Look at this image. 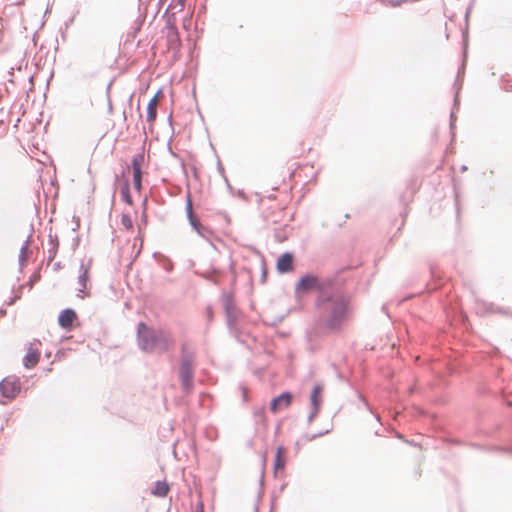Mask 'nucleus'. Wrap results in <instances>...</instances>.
<instances>
[{
  "instance_id": "20",
  "label": "nucleus",
  "mask_w": 512,
  "mask_h": 512,
  "mask_svg": "<svg viewBox=\"0 0 512 512\" xmlns=\"http://www.w3.org/2000/svg\"><path fill=\"white\" fill-rule=\"evenodd\" d=\"M121 224L127 229L130 230L133 228V221L128 214H123L121 217Z\"/></svg>"
},
{
  "instance_id": "19",
  "label": "nucleus",
  "mask_w": 512,
  "mask_h": 512,
  "mask_svg": "<svg viewBox=\"0 0 512 512\" xmlns=\"http://www.w3.org/2000/svg\"><path fill=\"white\" fill-rule=\"evenodd\" d=\"M145 163V156L143 153L137 154L132 158L131 165L132 169L142 168Z\"/></svg>"
},
{
  "instance_id": "8",
  "label": "nucleus",
  "mask_w": 512,
  "mask_h": 512,
  "mask_svg": "<svg viewBox=\"0 0 512 512\" xmlns=\"http://www.w3.org/2000/svg\"><path fill=\"white\" fill-rule=\"evenodd\" d=\"M76 312L72 309L63 310L58 318L59 325L67 330H70L73 326V322L76 320Z\"/></svg>"
},
{
  "instance_id": "17",
  "label": "nucleus",
  "mask_w": 512,
  "mask_h": 512,
  "mask_svg": "<svg viewBox=\"0 0 512 512\" xmlns=\"http://www.w3.org/2000/svg\"><path fill=\"white\" fill-rule=\"evenodd\" d=\"M121 198L129 206L133 205V199L131 197L129 186L127 183H125L124 186L121 188Z\"/></svg>"
},
{
  "instance_id": "10",
  "label": "nucleus",
  "mask_w": 512,
  "mask_h": 512,
  "mask_svg": "<svg viewBox=\"0 0 512 512\" xmlns=\"http://www.w3.org/2000/svg\"><path fill=\"white\" fill-rule=\"evenodd\" d=\"M293 268V257L289 253L283 254L277 262V269L281 273L289 272Z\"/></svg>"
},
{
  "instance_id": "9",
  "label": "nucleus",
  "mask_w": 512,
  "mask_h": 512,
  "mask_svg": "<svg viewBox=\"0 0 512 512\" xmlns=\"http://www.w3.org/2000/svg\"><path fill=\"white\" fill-rule=\"evenodd\" d=\"M286 450L283 447L276 449V455L274 460V472L276 475L283 474L286 465Z\"/></svg>"
},
{
  "instance_id": "21",
  "label": "nucleus",
  "mask_w": 512,
  "mask_h": 512,
  "mask_svg": "<svg viewBox=\"0 0 512 512\" xmlns=\"http://www.w3.org/2000/svg\"><path fill=\"white\" fill-rule=\"evenodd\" d=\"M177 1V4L179 5L180 7V10H183L184 7H185V2L186 0H176Z\"/></svg>"
},
{
  "instance_id": "6",
  "label": "nucleus",
  "mask_w": 512,
  "mask_h": 512,
  "mask_svg": "<svg viewBox=\"0 0 512 512\" xmlns=\"http://www.w3.org/2000/svg\"><path fill=\"white\" fill-rule=\"evenodd\" d=\"M162 98V92L158 91L153 98L149 101L147 106L146 121L153 124L157 117V108Z\"/></svg>"
},
{
  "instance_id": "18",
  "label": "nucleus",
  "mask_w": 512,
  "mask_h": 512,
  "mask_svg": "<svg viewBox=\"0 0 512 512\" xmlns=\"http://www.w3.org/2000/svg\"><path fill=\"white\" fill-rule=\"evenodd\" d=\"M145 163V156L143 153L137 154L132 158L131 165L132 169L142 168Z\"/></svg>"
},
{
  "instance_id": "1",
  "label": "nucleus",
  "mask_w": 512,
  "mask_h": 512,
  "mask_svg": "<svg viewBox=\"0 0 512 512\" xmlns=\"http://www.w3.org/2000/svg\"><path fill=\"white\" fill-rule=\"evenodd\" d=\"M348 304V300L343 296L319 300L317 303L319 319L315 324L314 333L324 334L340 328L346 319Z\"/></svg>"
},
{
  "instance_id": "11",
  "label": "nucleus",
  "mask_w": 512,
  "mask_h": 512,
  "mask_svg": "<svg viewBox=\"0 0 512 512\" xmlns=\"http://www.w3.org/2000/svg\"><path fill=\"white\" fill-rule=\"evenodd\" d=\"M182 352L183 354L186 353V345L182 346ZM191 364H192V356L190 355H184L183 362H182V368H181V374L183 380L186 382L191 377Z\"/></svg>"
},
{
  "instance_id": "15",
  "label": "nucleus",
  "mask_w": 512,
  "mask_h": 512,
  "mask_svg": "<svg viewBox=\"0 0 512 512\" xmlns=\"http://www.w3.org/2000/svg\"><path fill=\"white\" fill-rule=\"evenodd\" d=\"M133 170V186L136 191L140 192L142 188V168H134Z\"/></svg>"
},
{
  "instance_id": "3",
  "label": "nucleus",
  "mask_w": 512,
  "mask_h": 512,
  "mask_svg": "<svg viewBox=\"0 0 512 512\" xmlns=\"http://www.w3.org/2000/svg\"><path fill=\"white\" fill-rule=\"evenodd\" d=\"M21 391L20 379L16 376H8L0 382V392L3 397L13 399Z\"/></svg>"
},
{
  "instance_id": "14",
  "label": "nucleus",
  "mask_w": 512,
  "mask_h": 512,
  "mask_svg": "<svg viewBox=\"0 0 512 512\" xmlns=\"http://www.w3.org/2000/svg\"><path fill=\"white\" fill-rule=\"evenodd\" d=\"M187 214H188V218H189V221H190V224L192 225V227L197 231V233L202 235V231H201L202 225H201L200 221L198 220V218L193 213L191 200H188V202H187Z\"/></svg>"
},
{
  "instance_id": "12",
  "label": "nucleus",
  "mask_w": 512,
  "mask_h": 512,
  "mask_svg": "<svg viewBox=\"0 0 512 512\" xmlns=\"http://www.w3.org/2000/svg\"><path fill=\"white\" fill-rule=\"evenodd\" d=\"M322 391L323 388L321 385H317L314 387L311 394V403L315 412H317L322 403Z\"/></svg>"
},
{
  "instance_id": "5",
  "label": "nucleus",
  "mask_w": 512,
  "mask_h": 512,
  "mask_svg": "<svg viewBox=\"0 0 512 512\" xmlns=\"http://www.w3.org/2000/svg\"><path fill=\"white\" fill-rule=\"evenodd\" d=\"M318 286V279L312 275L302 277L297 283L296 290L299 293H306L316 289Z\"/></svg>"
},
{
  "instance_id": "4",
  "label": "nucleus",
  "mask_w": 512,
  "mask_h": 512,
  "mask_svg": "<svg viewBox=\"0 0 512 512\" xmlns=\"http://www.w3.org/2000/svg\"><path fill=\"white\" fill-rule=\"evenodd\" d=\"M293 395L290 392H284L281 395L272 399L270 410L276 414L284 409H287L292 404Z\"/></svg>"
},
{
  "instance_id": "13",
  "label": "nucleus",
  "mask_w": 512,
  "mask_h": 512,
  "mask_svg": "<svg viewBox=\"0 0 512 512\" xmlns=\"http://www.w3.org/2000/svg\"><path fill=\"white\" fill-rule=\"evenodd\" d=\"M169 490L170 487L166 481H157L151 490V494L156 497H165Z\"/></svg>"
},
{
  "instance_id": "16",
  "label": "nucleus",
  "mask_w": 512,
  "mask_h": 512,
  "mask_svg": "<svg viewBox=\"0 0 512 512\" xmlns=\"http://www.w3.org/2000/svg\"><path fill=\"white\" fill-rule=\"evenodd\" d=\"M88 270L83 268V271L82 273L80 274L79 276V285L81 286V288L79 289V293H80V297L83 298L84 297V294H85V290H86V284H87V281H88Z\"/></svg>"
},
{
  "instance_id": "2",
  "label": "nucleus",
  "mask_w": 512,
  "mask_h": 512,
  "mask_svg": "<svg viewBox=\"0 0 512 512\" xmlns=\"http://www.w3.org/2000/svg\"><path fill=\"white\" fill-rule=\"evenodd\" d=\"M138 338L140 347L147 352L165 353L175 345L170 333L151 329L144 323L138 325Z\"/></svg>"
},
{
  "instance_id": "7",
  "label": "nucleus",
  "mask_w": 512,
  "mask_h": 512,
  "mask_svg": "<svg viewBox=\"0 0 512 512\" xmlns=\"http://www.w3.org/2000/svg\"><path fill=\"white\" fill-rule=\"evenodd\" d=\"M41 352L40 350L35 347L33 344H31L28 349L27 353L23 359V364L26 368H32L36 366L40 360Z\"/></svg>"
}]
</instances>
